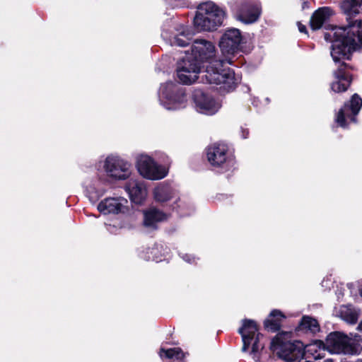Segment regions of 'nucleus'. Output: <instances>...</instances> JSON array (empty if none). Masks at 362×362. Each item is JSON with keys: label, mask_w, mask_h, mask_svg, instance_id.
<instances>
[{"label": "nucleus", "mask_w": 362, "mask_h": 362, "mask_svg": "<svg viewBox=\"0 0 362 362\" xmlns=\"http://www.w3.org/2000/svg\"><path fill=\"white\" fill-rule=\"evenodd\" d=\"M223 18V10L213 2H206L198 6L194 25L198 31H212L222 24Z\"/></svg>", "instance_id": "7ed1b4c3"}, {"label": "nucleus", "mask_w": 362, "mask_h": 362, "mask_svg": "<svg viewBox=\"0 0 362 362\" xmlns=\"http://www.w3.org/2000/svg\"><path fill=\"white\" fill-rule=\"evenodd\" d=\"M130 164L119 157L108 156L104 165L107 174L115 180H126L130 175Z\"/></svg>", "instance_id": "f8f14e48"}, {"label": "nucleus", "mask_w": 362, "mask_h": 362, "mask_svg": "<svg viewBox=\"0 0 362 362\" xmlns=\"http://www.w3.org/2000/svg\"><path fill=\"white\" fill-rule=\"evenodd\" d=\"M260 14L258 6L249 4H243L238 10L236 18L245 23L250 24L255 22Z\"/></svg>", "instance_id": "a211bd4d"}, {"label": "nucleus", "mask_w": 362, "mask_h": 362, "mask_svg": "<svg viewBox=\"0 0 362 362\" xmlns=\"http://www.w3.org/2000/svg\"><path fill=\"white\" fill-rule=\"evenodd\" d=\"M320 329V325L316 319L308 315H304L299 322L296 331L303 332L305 333L310 332L313 334H315L319 332Z\"/></svg>", "instance_id": "5701e85b"}, {"label": "nucleus", "mask_w": 362, "mask_h": 362, "mask_svg": "<svg viewBox=\"0 0 362 362\" xmlns=\"http://www.w3.org/2000/svg\"><path fill=\"white\" fill-rule=\"evenodd\" d=\"M200 64L192 56L187 55L177 64V76L184 84H191L198 78L200 72Z\"/></svg>", "instance_id": "6e6552de"}, {"label": "nucleus", "mask_w": 362, "mask_h": 362, "mask_svg": "<svg viewBox=\"0 0 362 362\" xmlns=\"http://www.w3.org/2000/svg\"><path fill=\"white\" fill-rule=\"evenodd\" d=\"M180 202H181V200L180 199H179L178 200L176 201L175 204L177 205V208L179 209L180 208V204H179ZM178 211H179V209H177Z\"/></svg>", "instance_id": "2f4dec72"}, {"label": "nucleus", "mask_w": 362, "mask_h": 362, "mask_svg": "<svg viewBox=\"0 0 362 362\" xmlns=\"http://www.w3.org/2000/svg\"><path fill=\"white\" fill-rule=\"evenodd\" d=\"M332 13V10L329 7H322L317 9L310 18V26L312 29H320L323 23L329 19Z\"/></svg>", "instance_id": "412c9836"}, {"label": "nucleus", "mask_w": 362, "mask_h": 362, "mask_svg": "<svg viewBox=\"0 0 362 362\" xmlns=\"http://www.w3.org/2000/svg\"><path fill=\"white\" fill-rule=\"evenodd\" d=\"M313 355L314 358L317 359L322 358L320 354L315 355V354H312Z\"/></svg>", "instance_id": "72a5a7b5"}, {"label": "nucleus", "mask_w": 362, "mask_h": 362, "mask_svg": "<svg viewBox=\"0 0 362 362\" xmlns=\"http://www.w3.org/2000/svg\"><path fill=\"white\" fill-rule=\"evenodd\" d=\"M298 27L300 33H306V27L304 25L301 24L300 22L298 23Z\"/></svg>", "instance_id": "c756f323"}, {"label": "nucleus", "mask_w": 362, "mask_h": 362, "mask_svg": "<svg viewBox=\"0 0 362 362\" xmlns=\"http://www.w3.org/2000/svg\"><path fill=\"white\" fill-rule=\"evenodd\" d=\"M161 100L168 110H176L185 105L187 98L183 88L173 82L162 84L160 88Z\"/></svg>", "instance_id": "0eeeda50"}, {"label": "nucleus", "mask_w": 362, "mask_h": 362, "mask_svg": "<svg viewBox=\"0 0 362 362\" xmlns=\"http://www.w3.org/2000/svg\"><path fill=\"white\" fill-rule=\"evenodd\" d=\"M98 210L104 214L125 213L127 207L117 198H106L98 205Z\"/></svg>", "instance_id": "f3484780"}, {"label": "nucleus", "mask_w": 362, "mask_h": 362, "mask_svg": "<svg viewBox=\"0 0 362 362\" xmlns=\"http://www.w3.org/2000/svg\"><path fill=\"white\" fill-rule=\"evenodd\" d=\"M324 362H334V361L332 359H327V360H325Z\"/></svg>", "instance_id": "f704fd0d"}, {"label": "nucleus", "mask_w": 362, "mask_h": 362, "mask_svg": "<svg viewBox=\"0 0 362 362\" xmlns=\"http://www.w3.org/2000/svg\"><path fill=\"white\" fill-rule=\"evenodd\" d=\"M159 355L161 358L169 359L170 362H185L186 354L180 347L167 349L161 348Z\"/></svg>", "instance_id": "b1692460"}, {"label": "nucleus", "mask_w": 362, "mask_h": 362, "mask_svg": "<svg viewBox=\"0 0 362 362\" xmlns=\"http://www.w3.org/2000/svg\"><path fill=\"white\" fill-rule=\"evenodd\" d=\"M285 333H278L271 341L269 349L272 352H277L279 358L286 362H312L304 360L307 351H313V344L305 346L300 341H294L293 342L286 341L284 339ZM317 353V351L315 350Z\"/></svg>", "instance_id": "f03ea898"}, {"label": "nucleus", "mask_w": 362, "mask_h": 362, "mask_svg": "<svg viewBox=\"0 0 362 362\" xmlns=\"http://www.w3.org/2000/svg\"><path fill=\"white\" fill-rule=\"evenodd\" d=\"M362 341V337L358 334H353L350 333L349 336V344H356L359 346V350L356 355H358L361 354L362 351V346L361 345V342Z\"/></svg>", "instance_id": "bb28decb"}, {"label": "nucleus", "mask_w": 362, "mask_h": 362, "mask_svg": "<svg viewBox=\"0 0 362 362\" xmlns=\"http://www.w3.org/2000/svg\"><path fill=\"white\" fill-rule=\"evenodd\" d=\"M346 27H334L325 33L326 41L332 42L331 56L338 69L334 71L336 81L331 88L336 93L344 92L351 84V78L344 69L345 60L351 59L352 53L362 45V21L349 19Z\"/></svg>", "instance_id": "f257e3e1"}, {"label": "nucleus", "mask_w": 362, "mask_h": 362, "mask_svg": "<svg viewBox=\"0 0 362 362\" xmlns=\"http://www.w3.org/2000/svg\"><path fill=\"white\" fill-rule=\"evenodd\" d=\"M194 101L197 110L203 114L214 115L220 107L211 97L206 95L202 92L198 91L194 94Z\"/></svg>", "instance_id": "dca6fc26"}, {"label": "nucleus", "mask_w": 362, "mask_h": 362, "mask_svg": "<svg viewBox=\"0 0 362 362\" xmlns=\"http://www.w3.org/2000/svg\"><path fill=\"white\" fill-rule=\"evenodd\" d=\"M357 330L358 331H362V320L359 322L358 327H357Z\"/></svg>", "instance_id": "7c9ffc66"}, {"label": "nucleus", "mask_w": 362, "mask_h": 362, "mask_svg": "<svg viewBox=\"0 0 362 362\" xmlns=\"http://www.w3.org/2000/svg\"><path fill=\"white\" fill-rule=\"evenodd\" d=\"M360 295L362 297V288L360 290Z\"/></svg>", "instance_id": "c9c22d12"}, {"label": "nucleus", "mask_w": 362, "mask_h": 362, "mask_svg": "<svg viewBox=\"0 0 362 362\" xmlns=\"http://www.w3.org/2000/svg\"><path fill=\"white\" fill-rule=\"evenodd\" d=\"M193 33L187 28L182 27L178 30V33L175 34L171 40V43L174 45L185 47L189 44Z\"/></svg>", "instance_id": "a878e982"}, {"label": "nucleus", "mask_w": 362, "mask_h": 362, "mask_svg": "<svg viewBox=\"0 0 362 362\" xmlns=\"http://www.w3.org/2000/svg\"><path fill=\"white\" fill-rule=\"evenodd\" d=\"M170 1H171L172 6H173L174 7H184V6H187V4L184 1V0H170Z\"/></svg>", "instance_id": "c85d7f7f"}, {"label": "nucleus", "mask_w": 362, "mask_h": 362, "mask_svg": "<svg viewBox=\"0 0 362 362\" xmlns=\"http://www.w3.org/2000/svg\"><path fill=\"white\" fill-rule=\"evenodd\" d=\"M144 224L146 227H150L153 229L157 228V223L164 221L166 218V215L163 211L153 209L147 211L144 214Z\"/></svg>", "instance_id": "4be33fe9"}, {"label": "nucleus", "mask_w": 362, "mask_h": 362, "mask_svg": "<svg viewBox=\"0 0 362 362\" xmlns=\"http://www.w3.org/2000/svg\"><path fill=\"white\" fill-rule=\"evenodd\" d=\"M259 326L257 322L250 319L243 320V325L238 329V332L241 335L243 340V351H247L252 344L250 354L259 358L264 349V344L260 343V337L263 334L259 332Z\"/></svg>", "instance_id": "423d86ee"}, {"label": "nucleus", "mask_w": 362, "mask_h": 362, "mask_svg": "<svg viewBox=\"0 0 362 362\" xmlns=\"http://www.w3.org/2000/svg\"><path fill=\"white\" fill-rule=\"evenodd\" d=\"M136 168L141 175L152 180L163 179L168 173L164 167L157 165L148 156H141L138 158Z\"/></svg>", "instance_id": "1a4fd4ad"}, {"label": "nucleus", "mask_w": 362, "mask_h": 362, "mask_svg": "<svg viewBox=\"0 0 362 362\" xmlns=\"http://www.w3.org/2000/svg\"><path fill=\"white\" fill-rule=\"evenodd\" d=\"M175 194L173 187L168 183H160L153 190V196L156 202L164 203L170 200Z\"/></svg>", "instance_id": "aec40b11"}, {"label": "nucleus", "mask_w": 362, "mask_h": 362, "mask_svg": "<svg viewBox=\"0 0 362 362\" xmlns=\"http://www.w3.org/2000/svg\"><path fill=\"white\" fill-rule=\"evenodd\" d=\"M240 31L236 28H230L222 35L219 47L223 54H233L238 49L242 42Z\"/></svg>", "instance_id": "ddd939ff"}, {"label": "nucleus", "mask_w": 362, "mask_h": 362, "mask_svg": "<svg viewBox=\"0 0 362 362\" xmlns=\"http://www.w3.org/2000/svg\"><path fill=\"white\" fill-rule=\"evenodd\" d=\"M362 107V99L358 94L353 95L350 103H345L337 114L335 121L341 127H346L351 122H356V116Z\"/></svg>", "instance_id": "9d476101"}, {"label": "nucleus", "mask_w": 362, "mask_h": 362, "mask_svg": "<svg viewBox=\"0 0 362 362\" xmlns=\"http://www.w3.org/2000/svg\"><path fill=\"white\" fill-rule=\"evenodd\" d=\"M346 321L351 325H354L358 321V315L354 313H350L346 315Z\"/></svg>", "instance_id": "cd10ccee"}, {"label": "nucleus", "mask_w": 362, "mask_h": 362, "mask_svg": "<svg viewBox=\"0 0 362 362\" xmlns=\"http://www.w3.org/2000/svg\"><path fill=\"white\" fill-rule=\"evenodd\" d=\"M215 47L211 42L196 40L192 47V54L189 56H192L200 64V62L211 59L215 56Z\"/></svg>", "instance_id": "4468645a"}, {"label": "nucleus", "mask_w": 362, "mask_h": 362, "mask_svg": "<svg viewBox=\"0 0 362 362\" xmlns=\"http://www.w3.org/2000/svg\"><path fill=\"white\" fill-rule=\"evenodd\" d=\"M125 191L128 193L132 202L137 205H141L146 199L147 189L142 181L129 180L124 186Z\"/></svg>", "instance_id": "2eb2a0df"}, {"label": "nucleus", "mask_w": 362, "mask_h": 362, "mask_svg": "<svg viewBox=\"0 0 362 362\" xmlns=\"http://www.w3.org/2000/svg\"><path fill=\"white\" fill-rule=\"evenodd\" d=\"M303 1L302 8H303V9H305V8L308 7L307 2L305 1H304V0H303Z\"/></svg>", "instance_id": "473e14b6"}, {"label": "nucleus", "mask_w": 362, "mask_h": 362, "mask_svg": "<svg viewBox=\"0 0 362 362\" xmlns=\"http://www.w3.org/2000/svg\"><path fill=\"white\" fill-rule=\"evenodd\" d=\"M286 315L279 310H272L267 319L264 321V328L272 332H276L281 329V323Z\"/></svg>", "instance_id": "6ab92c4d"}, {"label": "nucleus", "mask_w": 362, "mask_h": 362, "mask_svg": "<svg viewBox=\"0 0 362 362\" xmlns=\"http://www.w3.org/2000/svg\"><path fill=\"white\" fill-rule=\"evenodd\" d=\"M204 76L209 83L222 85V88L228 91L236 83L233 71L225 67L221 60H211L206 67Z\"/></svg>", "instance_id": "39448f33"}, {"label": "nucleus", "mask_w": 362, "mask_h": 362, "mask_svg": "<svg viewBox=\"0 0 362 362\" xmlns=\"http://www.w3.org/2000/svg\"><path fill=\"white\" fill-rule=\"evenodd\" d=\"M362 5V0H344L341 4L343 13L349 21L359 13V7Z\"/></svg>", "instance_id": "393cba45"}, {"label": "nucleus", "mask_w": 362, "mask_h": 362, "mask_svg": "<svg viewBox=\"0 0 362 362\" xmlns=\"http://www.w3.org/2000/svg\"><path fill=\"white\" fill-rule=\"evenodd\" d=\"M209 164L214 168H223L230 158L229 148L226 144L214 143L205 149Z\"/></svg>", "instance_id": "9b49d317"}, {"label": "nucleus", "mask_w": 362, "mask_h": 362, "mask_svg": "<svg viewBox=\"0 0 362 362\" xmlns=\"http://www.w3.org/2000/svg\"><path fill=\"white\" fill-rule=\"evenodd\" d=\"M313 346L320 349L327 350L332 354L351 356L356 355L359 350L358 344H349V335L339 331H334L328 334L325 341L315 340Z\"/></svg>", "instance_id": "20e7f679"}]
</instances>
